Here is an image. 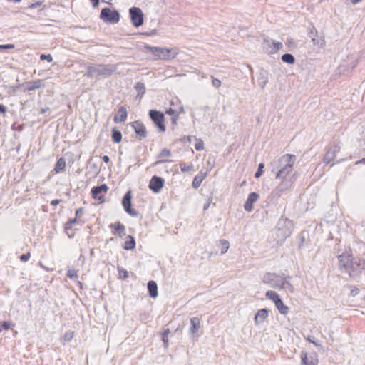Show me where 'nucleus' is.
<instances>
[{"instance_id":"1","label":"nucleus","mask_w":365,"mask_h":365,"mask_svg":"<svg viewBox=\"0 0 365 365\" xmlns=\"http://www.w3.org/2000/svg\"><path fill=\"white\" fill-rule=\"evenodd\" d=\"M117 69L115 65L99 64L95 66L88 67L87 76L89 78H98L99 76H111Z\"/></svg>"},{"instance_id":"2","label":"nucleus","mask_w":365,"mask_h":365,"mask_svg":"<svg viewBox=\"0 0 365 365\" xmlns=\"http://www.w3.org/2000/svg\"><path fill=\"white\" fill-rule=\"evenodd\" d=\"M146 48L155 56V58L160 60L173 59L179 53L178 49L173 48H168L152 46H148Z\"/></svg>"},{"instance_id":"3","label":"nucleus","mask_w":365,"mask_h":365,"mask_svg":"<svg viewBox=\"0 0 365 365\" xmlns=\"http://www.w3.org/2000/svg\"><path fill=\"white\" fill-rule=\"evenodd\" d=\"M279 160L285 162L286 165L278 171L276 178L284 180L292 172L296 161V156L292 154H286L282 156Z\"/></svg>"},{"instance_id":"4","label":"nucleus","mask_w":365,"mask_h":365,"mask_svg":"<svg viewBox=\"0 0 365 365\" xmlns=\"http://www.w3.org/2000/svg\"><path fill=\"white\" fill-rule=\"evenodd\" d=\"M339 267L341 270H344L349 273L354 272L353 253L351 248H349L346 252L339 255L338 257Z\"/></svg>"},{"instance_id":"5","label":"nucleus","mask_w":365,"mask_h":365,"mask_svg":"<svg viewBox=\"0 0 365 365\" xmlns=\"http://www.w3.org/2000/svg\"><path fill=\"white\" fill-rule=\"evenodd\" d=\"M170 107L165 110V113L171 116L172 124L176 125L178 120L180 114L184 113V108L180 101L178 98H175L170 101Z\"/></svg>"},{"instance_id":"6","label":"nucleus","mask_w":365,"mask_h":365,"mask_svg":"<svg viewBox=\"0 0 365 365\" xmlns=\"http://www.w3.org/2000/svg\"><path fill=\"white\" fill-rule=\"evenodd\" d=\"M100 19L106 23L117 24L120 20V14L115 9L103 8L100 14Z\"/></svg>"},{"instance_id":"7","label":"nucleus","mask_w":365,"mask_h":365,"mask_svg":"<svg viewBox=\"0 0 365 365\" xmlns=\"http://www.w3.org/2000/svg\"><path fill=\"white\" fill-rule=\"evenodd\" d=\"M108 191V187L106 184H103L100 186H96L92 187L91 190V197L98 200L99 204L105 202V196Z\"/></svg>"},{"instance_id":"8","label":"nucleus","mask_w":365,"mask_h":365,"mask_svg":"<svg viewBox=\"0 0 365 365\" xmlns=\"http://www.w3.org/2000/svg\"><path fill=\"white\" fill-rule=\"evenodd\" d=\"M149 115L155 126L158 128L159 131L165 132L166 128L165 125V118L164 114L155 110H150L149 111Z\"/></svg>"},{"instance_id":"9","label":"nucleus","mask_w":365,"mask_h":365,"mask_svg":"<svg viewBox=\"0 0 365 365\" xmlns=\"http://www.w3.org/2000/svg\"><path fill=\"white\" fill-rule=\"evenodd\" d=\"M133 25L139 27L143 24V14L140 8L132 7L129 10Z\"/></svg>"},{"instance_id":"10","label":"nucleus","mask_w":365,"mask_h":365,"mask_svg":"<svg viewBox=\"0 0 365 365\" xmlns=\"http://www.w3.org/2000/svg\"><path fill=\"white\" fill-rule=\"evenodd\" d=\"M132 193L131 191H128L124 195L122 200V205L125 212L133 217H135L138 215V212L132 207L131 204Z\"/></svg>"},{"instance_id":"11","label":"nucleus","mask_w":365,"mask_h":365,"mask_svg":"<svg viewBox=\"0 0 365 365\" xmlns=\"http://www.w3.org/2000/svg\"><path fill=\"white\" fill-rule=\"evenodd\" d=\"M300 357L303 365H318V355L315 352L308 354L307 352L302 351Z\"/></svg>"},{"instance_id":"12","label":"nucleus","mask_w":365,"mask_h":365,"mask_svg":"<svg viewBox=\"0 0 365 365\" xmlns=\"http://www.w3.org/2000/svg\"><path fill=\"white\" fill-rule=\"evenodd\" d=\"M165 180L163 178L158 176H153L149 182V188L155 193H158L163 187Z\"/></svg>"},{"instance_id":"13","label":"nucleus","mask_w":365,"mask_h":365,"mask_svg":"<svg viewBox=\"0 0 365 365\" xmlns=\"http://www.w3.org/2000/svg\"><path fill=\"white\" fill-rule=\"evenodd\" d=\"M131 127L134 129L135 133L140 140L146 138V128L142 122L139 120L134 121L131 123Z\"/></svg>"},{"instance_id":"14","label":"nucleus","mask_w":365,"mask_h":365,"mask_svg":"<svg viewBox=\"0 0 365 365\" xmlns=\"http://www.w3.org/2000/svg\"><path fill=\"white\" fill-rule=\"evenodd\" d=\"M259 195L257 193L255 192H251L245 203V210L247 212H251L253 210L254 203L259 199Z\"/></svg>"},{"instance_id":"15","label":"nucleus","mask_w":365,"mask_h":365,"mask_svg":"<svg viewBox=\"0 0 365 365\" xmlns=\"http://www.w3.org/2000/svg\"><path fill=\"white\" fill-rule=\"evenodd\" d=\"M128 117V111L125 106L118 108L117 113L115 115L113 120L115 123L125 122Z\"/></svg>"},{"instance_id":"16","label":"nucleus","mask_w":365,"mask_h":365,"mask_svg":"<svg viewBox=\"0 0 365 365\" xmlns=\"http://www.w3.org/2000/svg\"><path fill=\"white\" fill-rule=\"evenodd\" d=\"M109 227L113 230V235H118L120 237L125 235V227L120 222H116L110 224Z\"/></svg>"},{"instance_id":"17","label":"nucleus","mask_w":365,"mask_h":365,"mask_svg":"<svg viewBox=\"0 0 365 365\" xmlns=\"http://www.w3.org/2000/svg\"><path fill=\"white\" fill-rule=\"evenodd\" d=\"M207 173L204 172H200L193 179L192 185L194 188L197 189L198 188L202 182L204 180V179L206 178Z\"/></svg>"},{"instance_id":"18","label":"nucleus","mask_w":365,"mask_h":365,"mask_svg":"<svg viewBox=\"0 0 365 365\" xmlns=\"http://www.w3.org/2000/svg\"><path fill=\"white\" fill-rule=\"evenodd\" d=\"M135 240L131 235H128L123 245V249L125 250H133L135 247Z\"/></svg>"},{"instance_id":"19","label":"nucleus","mask_w":365,"mask_h":365,"mask_svg":"<svg viewBox=\"0 0 365 365\" xmlns=\"http://www.w3.org/2000/svg\"><path fill=\"white\" fill-rule=\"evenodd\" d=\"M268 317V311L266 309H259L255 317V323H259L264 321Z\"/></svg>"},{"instance_id":"20","label":"nucleus","mask_w":365,"mask_h":365,"mask_svg":"<svg viewBox=\"0 0 365 365\" xmlns=\"http://www.w3.org/2000/svg\"><path fill=\"white\" fill-rule=\"evenodd\" d=\"M148 289L149 294L152 298H155L158 296V286L155 282L150 281L148 283Z\"/></svg>"},{"instance_id":"21","label":"nucleus","mask_w":365,"mask_h":365,"mask_svg":"<svg viewBox=\"0 0 365 365\" xmlns=\"http://www.w3.org/2000/svg\"><path fill=\"white\" fill-rule=\"evenodd\" d=\"M282 43L278 41H272L267 47V51L269 54H274L282 48Z\"/></svg>"},{"instance_id":"22","label":"nucleus","mask_w":365,"mask_h":365,"mask_svg":"<svg viewBox=\"0 0 365 365\" xmlns=\"http://www.w3.org/2000/svg\"><path fill=\"white\" fill-rule=\"evenodd\" d=\"M66 160L63 158H60L59 159H58V160L55 165L53 171L56 173H59L62 171H64V170L66 168Z\"/></svg>"},{"instance_id":"23","label":"nucleus","mask_w":365,"mask_h":365,"mask_svg":"<svg viewBox=\"0 0 365 365\" xmlns=\"http://www.w3.org/2000/svg\"><path fill=\"white\" fill-rule=\"evenodd\" d=\"M43 86L42 81L38 79L36 81L28 82L26 83V90L28 91H34L38 88H40Z\"/></svg>"},{"instance_id":"24","label":"nucleus","mask_w":365,"mask_h":365,"mask_svg":"<svg viewBox=\"0 0 365 365\" xmlns=\"http://www.w3.org/2000/svg\"><path fill=\"white\" fill-rule=\"evenodd\" d=\"M190 324H191L190 331L192 334L197 332V331L199 330V329L200 328V326H201L200 318L192 317L190 319Z\"/></svg>"},{"instance_id":"25","label":"nucleus","mask_w":365,"mask_h":365,"mask_svg":"<svg viewBox=\"0 0 365 365\" xmlns=\"http://www.w3.org/2000/svg\"><path fill=\"white\" fill-rule=\"evenodd\" d=\"M266 297L272 300L274 304H277L281 299L279 298V294L274 291H267L266 292Z\"/></svg>"},{"instance_id":"26","label":"nucleus","mask_w":365,"mask_h":365,"mask_svg":"<svg viewBox=\"0 0 365 365\" xmlns=\"http://www.w3.org/2000/svg\"><path fill=\"white\" fill-rule=\"evenodd\" d=\"M112 140L115 143H119L122 140V134L120 131L115 128L112 130Z\"/></svg>"},{"instance_id":"27","label":"nucleus","mask_w":365,"mask_h":365,"mask_svg":"<svg viewBox=\"0 0 365 365\" xmlns=\"http://www.w3.org/2000/svg\"><path fill=\"white\" fill-rule=\"evenodd\" d=\"M275 306L279 312L282 314H287L289 312V307L284 304L281 299L277 304H275Z\"/></svg>"},{"instance_id":"28","label":"nucleus","mask_w":365,"mask_h":365,"mask_svg":"<svg viewBox=\"0 0 365 365\" xmlns=\"http://www.w3.org/2000/svg\"><path fill=\"white\" fill-rule=\"evenodd\" d=\"M135 90L137 91L138 92V96H140V98L145 94V85L142 82H138L135 86Z\"/></svg>"},{"instance_id":"29","label":"nucleus","mask_w":365,"mask_h":365,"mask_svg":"<svg viewBox=\"0 0 365 365\" xmlns=\"http://www.w3.org/2000/svg\"><path fill=\"white\" fill-rule=\"evenodd\" d=\"M219 244L220 246L221 253L222 254L226 253L230 247L229 242L226 240H220Z\"/></svg>"},{"instance_id":"30","label":"nucleus","mask_w":365,"mask_h":365,"mask_svg":"<svg viewBox=\"0 0 365 365\" xmlns=\"http://www.w3.org/2000/svg\"><path fill=\"white\" fill-rule=\"evenodd\" d=\"M64 229L66 233L67 234L69 238H72L75 236L76 232L75 230L73 229V226L66 223L64 225Z\"/></svg>"},{"instance_id":"31","label":"nucleus","mask_w":365,"mask_h":365,"mask_svg":"<svg viewBox=\"0 0 365 365\" xmlns=\"http://www.w3.org/2000/svg\"><path fill=\"white\" fill-rule=\"evenodd\" d=\"M180 168L182 172H189L193 170V165L192 163H181Z\"/></svg>"},{"instance_id":"32","label":"nucleus","mask_w":365,"mask_h":365,"mask_svg":"<svg viewBox=\"0 0 365 365\" xmlns=\"http://www.w3.org/2000/svg\"><path fill=\"white\" fill-rule=\"evenodd\" d=\"M282 60L284 62L289 63V64H293L295 61L294 57L292 54H289V53L284 54L282 56Z\"/></svg>"},{"instance_id":"33","label":"nucleus","mask_w":365,"mask_h":365,"mask_svg":"<svg viewBox=\"0 0 365 365\" xmlns=\"http://www.w3.org/2000/svg\"><path fill=\"white\" fill-rule=\"evenodd\" d=\"M171 156V152L168 149H163L159 154V158H162V161H165V159Z\"/></svg>"},{"instance_id":"34","label":"nucleus","mask_w":365,"mask_h":365,"mask_svg":"<svg viewBox=\"0 0 365 365\" xmlns=\"http://www.w3.org/2000/svg\"><path fill=\"white\" fill-rule=\"evenodd\" d=\"M118 272L119 278L122 279H126L129 277L128 272L122 267L118 268Z\"/></svg>"},{"instance_id":"35","label":"nucleus","mask_w":365,"mask_h":365,"mask_svg":"<svg viewBox=\"0 0 365 365\" xmlns=\"http://www.w3.org/2000/svg\"><path fill=\"white\" fill-rule=\"evenodd\" d=\"M67 277L71 279H77L78 277V270L69 269L67 272Z\"/></svg>"},{"instance_id":"36","label":"nucleus","mask_w":365,"mask_h":365,"mask_svg":"<svg viewBox=\"0 0 365 365\" xmlns=\"http://www.w3.org/2000/svg\"><path fill=\"white\" fill-rule=\"evenodd\" d=\"M195 148L197 150H202L204 149V143L202 140H197L195 143Z\"/></svg>"},{"instance_id":"37","label":"nucleus","mask_w":365,"mask_h":365,"mask_svg":"<svg viewBox=\"0 0 365 365\" xmlns=\"http://www.w3.org/2000/svg\"><path fill=\"white\" fill-rule=\"evenodd\" d=\"M14 325L13 324H11V322H4L2 324H1V331L3 329L4 330H8L9 329H12V327H14Z\"/></svg>"},{"instance_id":"38","label":"nucleus","mask_w":365,"mask_h":365,"mask_svg":"<svg viewBox=\"0 0 365 365\" xmlns=\"http://www.w3.org/2000/svg\"><path fill=\"white\" fill-rule=\"evenodd\" d=\"M263 168H264V164L263 163H260L259 165V167H258V169H257V172L255 174V178H259V177H260L262 175V174L263 173Z\"/></svg>"},{"instance_id":"39","label":"nucleus","mask_w":365,"mask_h":365,"mask_svg":"<svg viewBox=\"0 0 365 365\" xmlns=\"http://www.w3.org/2000/svg\"><path fill=\"white\" fill-rule=\"evenodd\" d=\"M40 58L41 60H46L48 62L53 61V57L51 54H41Z\"/></svg>"},{"instance_id":"40","label":"nucleus","mask_w":365,"mask_h":365,"mask_svg":"<svg viewBox=\"0 0 365 365\" xmlns=\"http://www.w3.org/2000/svg\"><path fill=\"white\" fill-rule=\"evenodd\" d=\"M73 332H72V331L66 332L63 336V341H70L73 338Z\"/></svg>"},{"instance_id":"41","label":"nucleus","mask_w":365,"mask_h":365,"mask_svg":"<svg viewBox=\"0 0 365 365\" xmlns=\"http://www.w3.org/2000/svg\"><path fill=\"white\" fill-rule=\"evenodd\" d=\"M31 257L30 252H27L26 254H23L20 256V260L22 262H27Z\"/></svg>"},{"instance_id":"42","label":"nucleus","mask_w":365,"mask_h":365,"mask_svg":"<svg viewBox=\"0 0 365 365\" xmlns=\"http://www.w3.org/2000/svg\"><path fill=\"white\" fill-rule=\"evenodd\" d=\"M212 83L215 88H219L221 86V81L217 78H212Z\"/></svg>"},{"instance_id":"43","label":"nucleus","mask_w":365,"mask_h":365,"mask_svg":"<svg viewBox=\"0 0 365 365\" xmlns=\"http://www.w3.org/2000/svg\"><path fill=\"white\" fill-rule=\"evenodd\" d=\"M330 152L327 151V153L324 155V161L327 163H328L332 158L333 156H329Z\"/></svg>"},{"instance_id":"44","label":"nucleus","mask_w":365,"mask_h":365,"mask_svg":"<svg viewBox=\"0 0 365 365\" xmlns=\"http://www.w3.org/2000/svg\"><path fill=\"white\" fill-rule=\"evenodd\" d=\"M84 212V209L83 207H80L76 210V217H80L83 215Z\"/></svg>"},{"instance_id":"45","label":"nucleus","mask_w":365,"mask_h":365,"mask_svg":"<svg viewBox=\"0 0 365 365\" xmlns=\"http://www.w3.org/2000/svg\"><path fill=\"white\" fill-rule=\"evenodd\" d=\"M14 48V44L0 45V49H11Z\"/></svg>"},{"instance_id":"46","label":"nucleus","mask_w":365,"mask_h":365,"mask_svg":"<svg viewBox=\"0 0 365 365\" xmlns=\"http://www.w3.org/2000/svg\"><path fill=\"white\" fill-rule=\"evenodd\" d=\"M78 217H76V216L75 218L68 220L66 223L68 225L73 226V224L78 222Z\"/></svg>"},{"instance_id":"47","label":"nucleus","mask_w":365,"mask_h":365,"mask_svg":"<svg viewBox=\"0 0 365 365\" xmlns=\"http://www.w3.org/2000/svg\"><path fill=\"white\" fill-rule=\"evenodd\" d=\"M61 202V200L55 199L51 201V205L53 206L58 205Z\"/></svg>"},{"instance_id":"48","label":"nucleus","mask_w":365,"mask_h":365,"mask_svg":"<svg viewBox=\"0 0 365 365\" xmlns=\"http://www.w3.org/2000/svg\"><path fill=\"white\" fill-rule=\"evenodd\" d=\"M0 113L3 114L6 113V108L2 104H0Z\"/></svg>"},{"instance_id":"49","label":"nucleus","mask_w":365,"mask_h":365,"mask_svg":"<svg viewBox=\"0 0 365 365\" xmlns=\"http://www.w3.org/2000/svg\"><path fill=\"white\" fill-rule=\"evenodd\" d=\"M94 8L97 7L99 4V0H90Z\"/></svg>"},{"instance_id":"50","label":"nucleus","mask_w":365,"mask_h":365,"mask_svg":"<svg viewBox=\"0 0 365 365\" xmlns=\"http://www.w3.org/2000/svg\"><path fill=\"white\" fill-rule=\"evenodd\" d=\"M163 341L165 346H168V339L166 336H163Z\"/></svg>"},{"instance_id":"51","label":"nucleus","mask_w":365,"mask_h":365,"mask_svg":"<svg viewBox=\"0 0 365 365\" xmlns=\"http://www.w3.org/2000/svg\"><path fill=\"white\" fill-rule=\"evenodd\" d=\"M306 340H307V341H308L309 342H310V343L313 344L314 346H318L317 343V342H315L314 341H313V340L311 339V337H310V336H307V337L306 338Z\"/></svg>"},{"instance_id":"52","label":"nucleus","mask_w":365,"mask_h":365,"mask_svg":"<svg viewBox=\"0 0 365 365\" xmlns=\"http://www.w3.org/2000/svg\"><path fill=\"white\" fill-rule=\"evenodd\" d=\"M41 4H42L41 2H36V3H35V4H32L30 6V8H32V9H34V8H36V7H38V6H40L41 5Z\"/></svg>"},{"instance_id":"53","label":"nucleus","mask_w":365,"mask_h":365,"mask_svg":"<svg viewBox=\"0 0 365 365\" xmlns=\"http://www.w3.org/2000/svg\"><path fill=\"white\" fill-rule=\"evenodd\" d=\"M359 292V290L358 288L356 287H354L352 290H351V294L352 295H356Z\"/></svg>"},{"instance_id":"54","label":"nucleus","mask_w":365,"mask_h":365,"mask_svg":"<svg viewBox=\"0 0 365 365\" xmlns=\"http://www.w3.org/2000/svg\"><path fill=\"white\" fill-rule=\"evenodd\" d=\"M102 160L105 162V163H108L110 161V158L108 155H104L102 157Z\"/></svg>"},{"instance_id":"55","label":"nucleus","mask_w":365,"mask_h":365,"mask_svg":"<svg viewBox=\"0 0 365 365\" xmlns=\"http://www.w3.org/2000/svg\"><path fill=\"white\" fill-rule=\"evenodd\" d=\"M170 333V329H167L164 331L163 334V336H168V334Z\"/></svg>"},{"instance_id":"56","label":"nucleus","mask_w":365,"mask_h":365,"mask_svg":"<svg viewBox=\"0 0 365 365\" xmlns=\"http://www.w3.org/2000/svg\"><path fill=\"white\" fill-rule=\"evenodd\" d=\"M356 163H365V158L358 160Z\"/></svg>"},{"instance_id":"57","label":"nucleus","mask_w":365,"mask_h":365,"mask_svg":"<svg viewBox=\"0 0 365 365\" xmlns=\"http://www.w3.org/2000/svg\"><path fill=\"white\" fill-rule=\"evenodd\" d=\"M7 1H9V2H13V3H19L20 1H21V0H6Z\"/></svg>"},{"instance_id":"58","label":"nucleus","mask_w":365,"mask_h":365,"mask_svg":"<svg viewBox=\"0 0 365 365\" xmlns=\"http://www.w3.org/2000/svg\"><path fill=\"white\" fill-rule=\"evenodd\" d=\"M361 1L362 0H351V3L353 4H357V3H359V2Z\"/></svg>"},{"instance_id":"59","label":"nucleus","mask_w":365,"mask_h":365,"mask_svg":"<svg viewBox=\"0 0 365 365\" xmlns=\"http://www.w3.org/2000/svg\"><path fill=\"white\" fill-rule=\"evenodd\" d=\"M103 2H106V3H108V4H110V1L111 0H102Z\"/></svg>"},{"instance_id":"60","label":"nucleus","mask_w":365,"mask_h":365,"mask_svg":"<svg viewBox=\"0 0 365 365\" xmlns=\"http://www.w3.org/2000/svg\"><path fill=\"white\" fill-rule=\"evenodd\" d=\"M41 267L44 268L46 270L48 271V269L45 268V267H43V265H41Z\"/></svg>"}]
</instances>
